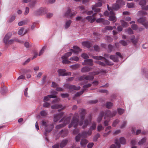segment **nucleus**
Segmentation results:
<instances>
[{"mask_svg":"<svg viewBox=\"0 0 148 148\" xmlns=\"http://www.w3.org/2000/svg\"><path fill=\"white\" fill-rule=\"evenodd\" d=\"M79 111L81 121L79 122V116L78 114L75 113L71 120V124L69 125V128L71 127L72 126H73L74 127L76 128L78 124L81 126L84 124L82 127L84 129L86 127L89 123L91 121L92 116L91 115L88 116V118L84 120V117L86 113L85 109L80 108L79 109Z\"/></svg>","mask_w":148,"mask_h":148,"instance_id":"f257e3e1","label":"nucleus"},{"mask_svg":"<svg viewBox=\"0 0 148 148\" xmlns=\"http://www.w3.org/2000/svg\"><path fill=\"white\" fill-rule=\"evenodd\" d=\"M116 114V112L115 111L111 112L109 110H107L106 112V113L104 116V119H106L108 118L105 121L104 124L105 126H107L108 125V122L110 121V118L114 116Z\"/></svg>","mask_w":148,"mask_h":148,"instance_id":"f03ea898","label":"nucleus"},{"mask_svg":"<svg viewBox=\"0 0 148 148\" xmlns=\"http://www.w3.org/2000/svg\"><path fill=\"white\" fill-rule=\"evenodd\" d=\"M71 119V118L70 116L67 117L64 120V118L62 119L59 121V123H60L64 120L63 123L57 125L56 127V128L57 129H59L65 126L66 124H68L69 123Z\"/></svg>","mask_w":148,"mask_h":148,"instance_id":"7ed1b4c3","label":"nucleus"},{"mask_svg":"<svg viewBox=\"0 0 148 148\" xmlns=\"http://www.w3.org/2000/svg\"><path fill=\"white\" fill-rule=\"evenodd\" d=\"M138 22L143 25L146 28H148V21L145 17H142L138 20Z\"/></svg>","mask_w":148,"mask_h":148,"instance_id":"20e7f679","label":"nucleus"},{"mask_svg":"<svg viewBox=\"0 0 148 148\" xmlns=\"http://www.w3.org/2000/svg\"><path fill=\"white\" fill-rule=\"evenodd\" d=\"M95 60H101L103 59L106 64L108 65H112L113 64L109 62L108 60H107L106 58L103 57L101 56H94L92 57Z\"/></svg>","mask_w":148,"mask_h":148,"instance_id":"39448f33","label":"nucleus"},{"mask_svg":"<svg viewBox=\"0 0 148 148\" xmlns=\"http://www.w3.org/2000/svg\"><path fill=\"white\" fill-rule=\"evenodd\" d=\"M64 86L69 90H78L80 88V87L79 86H76L74 85H70L68 84H66L64 85Z\"/></svg>","mask_w":148,"mask_h":148,"instance_id":"423d86ee","label":"nucleus"},{"mask_svg":"<svg viewBox=\"0 0 148 148\" xmlns=\"http://www.w3.org/2000/svg\"><path fill=\"white\" fill-rule=\"evenodd\" d=\"M76 13L75 12H72L71 9L68 8L67 10L64 14V16L67 17H71L76 15Z\"/></svg>","mask_w":148,"mask_h":148,"instance_id":"0eeeda50","label":"nucleus"},{"mask_svg":"<svg viewBox=\"0 0 148 148\" xmlns=\"http://www.w3.org/2000/svg\"><path fill=\"white\" fill-rule=\"evenodd\" d=\"M66 70L65 69H59L58 70V72L59 75L65 76L71 75V72L65 73Z\"/></svg>","mask_w":148,"mask_h":148,"instance_id":"6e6552de","label":"nucleus"},{"mask_svg":"<svg viewBox=\"0 0 148 148\" xmlns=\"http://www.w3.org/2000/svg\"><path fill=\"white\" fill-rule=\"evenodd\" d=\"M83 65H89L92 66L93 65V60L92 59H85L84 62L82 63Z\"/></svg>","mask_w":148,"mask_h":148,"instance_id":"1a4fd4ad","label":"nucleus"},{"mask_svg":"<svg viewBox=\"0 0 148 148\" xmlns=\"http://www.w3.org/2000/svg\"><path fill=\"white\" fill-rule=\"evenodd\" d=\"M47 11V10L45 8H39L36 12L37 15H40L45 14Z\"/></svg>","mask_w":148,"mask_h":148,"instance_id":"9d476101","label":"nucleus"},{"mask_svg":"<svg viewBox=\"0 0 148 148\" xmlns=\"http://www.w3.org/2000/svg\"><path fill=\"white\" fill-rule=\"evenodd\" d=\"M64 114V112H61L59 114L54 115L53 121L54 122H56L58 121L60 119Z\"/></svg>","mask_w":148,"mask_h":148,"instance_id":"9b49d317","label":"nucleus"},{"mask_svg":"<svg viewBox=\"0 0 148 148\" xmlns=\"http://www.w3.org/2000/svg\"><path fill=\"white\" fill-rule=\"evenodd\" d=\"M12 34L11 32H9L6 34L4 38L3 41L4 43L6 44L8 42V41L9 40V39L11 38Z\"/></svg>","mask_w":148,"mask_h":148,"instance_id":"f8f14e48","label":"nucleus"},{"mask_svg":"<svg viewBox=\"0 0 148 148\" xmlns=\"http://www.w3.org/2000/svg\"><path fill=\"white\" fill-rule=\"evenodd\" d=\"M96 13L93 14L92 16H88L86 18V19L88 20V21H90V23H92L96 20V18L95 17Z\"/></svg>","mask_w":148,"mask_h":148,"instance_id":"ddd939ff","label":"nucleus"},{"mask_svg":"<svg viewBox=\"0 0 148 148\" xmlns=\"http://www.w3.org/2000/svg\"><path fill=\"white\" fill-rule=\"evenodd\" d=\"M107 7L108 10L110 11V9L111 11H113V10H117L120 8V7L116 3H115L113 4L111 7L110 8L108 5H107Z\"/></svg>","mask_w":148,"mask_h":148,"instance_id":"4468645a","label":"nucleus"},{"mask_svg":"<svg viewBox=\"0 0 148 148\" xmlns=\"http://www.w3.org/2000/svg\"><path fill=\"white\" fill-rule=\"evenodd\" d=\"M115 143L116 145V146L114 144H112L110 147V148H119L121 147V145L119 142V139L116 138L115 140Z\"/></svg>","mask_w":148,"mask_h":148,"instance_id":"2eb2a0df","label":"nucleus"},{"mask_svg":"<svg viewBox=\"0 0 148 148\" xmlns=\"http://www.w3.org/2000/svg\"><path fill=\"white\" fill-rule=\"evenodd\" d=\"M110 15L109 16V20L111 21H114L115 22L116 21V17L115 16V14L113 11H110Z\"/></svg>","mask_w":148,"mask_h":148,"instance_id":"dca6fc26","label":"nucleus"},{"mask_svg":"<svg viewBox=\"0 0 148 148\" xmlns=\"http://www.w3.org/2000/svg\"><path fill=\"white\" fill-rule=\"evenodd\" d=\"M68 134V131L67 130H62L60 132L59 134L62 137L67 136Z\"/></svg>","mask_w":148,"mask_h":148,"instance_id":"f3484780","label":"nucleus"},{"mask_svg":"<svg viewBox=\"0 0 148 148\" xmlns=\"http://www.w3.org/2000/svg\"><path fill=\"white\" fill-rule=\"evenodd\" d=\"M88 143V141L85 138L82 139L80 142L81 147L83 148H85Z\"/></svg>","mask_w":148,"mask_h":148,"instance_id":"a211bd4d","label":"nucleus"},{"mask_svg":"<svg viewBox=\"0 0 148 148\" xmlns=\"http://www.w3.org/2000/svg\"><path fill=\"white\" fill-rule=\"evenodd\" d=\"M73 49H71L70 50V51L76 54H77L79 52L81 51V49L77 46H73Z\"/></svg>","mask_w":148,"mask_h":148,"instance_id":"6ab92c4d","label":"nucleus"},{"mask_svg":"<svg viewBox=\"0 0 148 148\" xmlns=\"http://www.w3.org/2000/svg\"><path fill=\"white\" fill-rule=\"evenodd\" d=\"M92 134V133L88 130V131L87 132L85 131H83L81 135L83 137L86 138L88 136L91 135Z\"/></svg>","mask_w":148,"mask_h":148,"instance_id":"aec40b11","label":"nucleus"},{"mask_svg":"<svg viewBox=\"0 0 148 148\" xmlns=\"http://www.w3.org/2000/svg\"><path fill=\"white\" fill-rule=\"evenodd\" d=\"M91 69L90 67L85 66L82 68L81 71L82 73L88 72L90 71Z\"/></svg>","mask_w":148,"mask_h":148,"instance_id":"412c9836","label":"nucleus"},{"mask_svg":"<svg viewBox=\"0 0 148 148\" xmlns=\"http://www.w3.org/2000/svg\"><path fill=\"white\" fill-rule=\"evenodd\" d=\"M53 128V125L52 124H50L46 126L45 129L47 132H49L51 131Z\"/></svg>","mask_w":148,"mask_h":148,"instance_id":"4be33fe9","label":"nucleus"},{"mask_svg":"<svg viewBox=\"0 0 148 148\" xmlns=\"http://www.w3.org/2000/svg\"><path fill=\"white\" fill-rule=\"evenodd\" d=\"M97 124L95 122H93L89 129V131L92 133V131L95 130Z\"/></svg>","mask_w":148,"mask_h":148,"instance_id":"5701e85b","label":"nucleus"},{"mask_svg":"<svg viewBox=\"0 0 148 148\" xmlns=\"http://www.w3.org/2000/svg\"><path fill=\"white\" fill-rule=\"evenodd\" d=\"M68 142V140L67 139H64L62 140L60 144V147L63 148L66 146Z\"/></svg>","mask_w":148,"mask_h":148,"instance_id":"b1692460","label":"nucleus"},{"mask_svg":"<svg viewBox=\"0 0 148 148\" xmlns=\"http://www.w3.org/2000/svg\"><path fill=\"white\" fill-rule=\"evenodd\" d=\"M57 96L55 95H49L47 96L44 97V101H48L49 98H56Z\"/></svg>","mask_w":148,"mask_h":148,"instance_id":"393cba45","label":"nucleus"},{"mask_svg":"<svg viewBox=\"0 0 148 148\" xmlns=\"http://www.w3.org/2000/svg\"><path fill=\"white\" fill-rule=\"evenodd\" d=\"M130 39L131 40L132 43L134 45H136V44L138 40L137 39L135 38V36L134 35H132L130 36Z\"/></svg>","mask_w":148,"mask_h":148,"instance_id":"a878e982","label":"nucleus"},{"mask_svg":"<svg viewBox=\"0 0 148 148\" xmlns=\"http://www.w3.org/2000/svg\"><path fill=\"white\" fill-rule=\"evenodd\" d=\"M116 3L119 6L120 8L122 6L125 5V1L123 0H117Z\"/></svg>","mask_w":148,"mask_h":148,"instance_id":"bb28decb","label":"nucleus"},{"mask_svg":"<svg viewBox=\"0 0 148 148\" xmlns=\"http://www.w3.org/2000/svg\"><path fill=\"white\" fill-rule=\"evenodd\" d=\"M110 57V58L114 62H118L119 61L118 58L116 55H111Z\"/></svg>","mask_w":148,"mask_h":148,"instance_id":"cd10ccee","label":"nucleus"},{"mask_svg":"<svg viewBox=\"0 0 148 148\" xmlns=\"http://www.w3.org/2000/svg\"><path fill=\"white\" fill-rule=\"evenodd\" d=\"M62 107L63 106L62 105L59 104H55L52 106L51 107L52 109H58L62 108Z\"/></svg>","mask_w":148,"mask_h":148,"instance_id":"c85d7f7f","label":"nucleus"},{"mask_svg":"<svg viewBox=\"0 0 148 148\" xmlns=\"http://www.w3.org/2000/svg\"><path fill=\"white\" fill-rule=\"evenodd\" d=\"M82 44V45L88 48H89L91 46V44L88 41L83 42Z\"/></svg>","mask_w":148,"mask_h":148,"instance_id":"c756f323","label":"nucleus"},{"mask_svg":"<svg viewBox=\"0 0 148 148\" xmlns=\"http://www.w3.org/2000/svg\"><path fill=\"white\" fill-rule=\"evenodd\" d=\"M71 52H72L70 51V52L66 53L62 57V59H67L68 57L71 56L72 54Z\"/></svg>","mask_w":148,"mask_h":148,"instance_id":"7c9ffc66","label":"nucleus"},{"mask_svg":"<svg viewBox=\"0 0 148 148\" xmlns=\"http://www.w3.org/2000/svg\"><path fill=\"white\" fill-rule=\"evenodd\" d=\"M37 0H33L29 4V6L31 8H34L35 4L37 3Z\"/></svg>","mask_w":148,"mask_h":148,"instance_id":"2f4dec72","label":"nucleus"},{"mask_svg":"<svg viewBox=\"0 0 148 148\" xmlns=\"http://www.w3.org/2000/svg\"><path fill=\"white\" fill-rule=\"evenodd\" d=\"M104 114V112L103 111L101 112L100 114L99 115V116L97 119V121L98 122L101 121L103 117V116Z\"/></svg>","mask_w":148,"mask_h":148,"instance_id":"473e14b6","label":"nucleus"},{"mask_svg":"<svg viewBox=\"0 0 148 148\" xmlns=\"http://www.w3.org/2000/svg\"><path fill=\"white\" fill-rule=\"evenodd\" d=\"M8 89L7 87L4 86L1 88V94L4 95L5 94L7 91Z\"/></svg>","mask_w":148,"mask_h":148,"instance_id":"72a5a7b5","label":"nucleus"},{"mask_svg":"<svg viewBox=\"0 0 148 148\" xmlns=\"http://www.w3.org/2000/svg\"><path fill=\"white\" fill-rule=\"evenodd\" d=\"M119 143L122 144H125L126 143L125 139L123 137H121L119 139Z\"/></svg>","mask_w":148,"mask_h":148,"instance_id":"f704fd0d","label":"nucleus"},{"mask_svg":"<svg viewBox=\"0 0 148 148\" xmlns=\"http://www.w3.org/2000/svg\"><path fill=\"white\" fill-rule=\"evenodd\" d=\"M94 79L93 76L84 75V79L87 80H92Z\"/></svg>","mask_w":148,"mask_h":148,"instance_id":"c9c22d12","label":"nucleus"},{"mask_svg":"<svg viewBox=\"0 0 148 148\" xmlns=\"http://www.w3.org/2000/svg\"><path fill=\"white\" fill-rule=\"evenodd\" d=\"M147 14L146 12L142 10L139 11L138 13V15L139 16L145 15Z\"/></svg>","mask_w":148,"mask_h":148,"instance_id":"e433bc0d","label":"nucleus"},{"mask_svg":"<svg viewBox=\"0 0 148 148\" xmlns=\"http://www.w3.org/2000/svg\"><path fill=\"white\" fill-rule=\"evenodd\" d=\"M84 92V90H82L80 92H77L73 97V99H75L76 97H78L82 95Z\"/></svg>","mask_w":148,"mask_h":148,"instance_id":"4c0bfd02","label":"nucleus"},{"mask_svg":"<svg viewBox=\"0 0 148 148\" xmlns=\"http://www.w3.org/2000/svg\"><path fill=\"white\" fill-rule=\"evenodd\" d=\"M40 115L42 116H46L47 115V112L45 110H42L40 112Z\"/></svg>","mask_w":148,"mask_h":148,"instance_id":"58836bf2","label":"nucleus"},{"mask_svg":"<svg viewBox=\"0 0 148 148\" xmlns=\"http://www.w3.org/2000/svg\"><path fill=\"white\" fill-rule=\"evenodd\" d=\"M93 11L96 12H99L100 11V9L99 8H97L96 7L93 6L92 7Z\"/></svg>","mask_w":148,"mask_h":148,"instance_id":"ea45409f","label":"nucleus"},{"mask_svg":"<svg viewBox=\"0 0 148 148\" xmlns=\"http://www.w3.org/2000/svg\"><path fill=\"white\" fill-rule=\"evenodd\" d=\"M71 20H69L68 21H67L65 25V28L66 29H67L68 27H69L71 24Z\"/></svg>","mask_w":148,"mask_h":148,"instance_id":"a19ab883","label":"nucleus"},{"mask_svg":"<svg viewBox=\"0 0 148 148\" xmlns=\"http://www.w3.org/2000/svg\"><path fill=\"white\" fill-rule=\"evenodd\" d=\"M113 106V104L111 102H107L106 104V107L108 108H110Z\"/></svg>","mask_w":148,"mask_h":148,"instance_id":"79ce46f5","label":"nucleus"},{"mask_svg":"<svg viewBox=\"0 0 148 148\" xmlns=\"http://www.w3.org/2000/svg\"><path fill=\"white\" fill-rule=\"evenodd\" d=\"M92 85L91 84H87L84 85L83 86V88L84 89L82 90H84V92L86 89L90 87Z\"/></svg>","mask_w":148,"mask_h":148,"instance_id":"37998d69","label":"nucleus"},{"mask_svg":"<svg viewBox=\"0 0 148 148\" xmlns=\"http://www.w3.org/2000/svg\"><path fill=\"white\" fill-rule=\"evenodd\" d=\"M120 22L122 26L123 27H126L127 26V22H125L123 20H121Z\"/></svg>","mask_w":148,"mask_h":148,"instance_id":"c03bdc74","label":"nucleus"},{"mask_svg":"<svg viewBox=\"0 0 148 148\" xmlns=\"http://www.w3.org/2000/svg\"><path fill=\"white\" fill-rule=\"evenodd\" d=\"M82 136L80 134H79L75 138V140L76 142H79L80 140L81 137Z\"/></svg>","mask_w":148,"mask_h":148,"instance_id":"a18cd8bd","label":"nucleus"},{"mask_svg":"<svg viewBox=\"0 0 148 148\" xmlns=\"http://www.w3.org/2000/svg\"><path fill=\"white\" fill-rule=\"evenodd\" d=\"M70 60L71 61L74 60L75 61H77L79 60V58L77 56H74L70 58Z\"/></svg>","mask_w":148,"mask_h":148,"instance_id":"49530a36","label":"nucleus"},{"mask_svg":"<svg viewBox=\"0 0 148 148\" xmlns=\"http://www.w3.org/2000/svg\"><path fill=\"white\" fill-rule=\"evenodd\" d=\"M80 65L79 64H76L74 65H71V67L73 69H76L79 67Z\"/></svg>","mask_w":148,"mask_h":148,"instance_id":"de8ad7c7","label":"nucleus"},{"mask_svg":"<svg viewBox=\"0 0 148 148\" xmlns=\"http://www.w3.org/2000/svg\"><path fill=\"white\" fill-rule=\"evenodd\" d=\"M17 40L15 39H12L9 40L7 43L6 45H10L13 43L15 41H16Z\"/></svg>","mask_w":148,"mask_h":148,"instance_id":"09e8293b","label":"nucleus"},{"mask_svg":"<svg viewBox=\"0 0 148 148\" xmlns=\"http://www.w3.org/2000/svg\"><path fill=\"white\" fill-rule=\"evenodd\" d=\"M46 46H44L42 47V49H41V50H40V53L38 55L39 56H40L43 54V52H44V50L45 49H46Z\"/></svg>","mask_w":148,"mask_h":148,"instance_id":"8fccbe9b","label":"nucleus"},{"mask_svg":"<svg viewBox=\"0 0 148 148\" xmlns=\"http://www.w3.org/2000/svg\"><path fill=\"white\" fill-rule=\"evenodd\" d=\"M100 136V135L99 134L97 133L95 135L93 138V141H96L98 138Z\"/></svg>","mask_w":148,"mask_h":148,"instance_id":"3c124183","label":"nucleus"},{"mask_svg":"<svg viewBox=\"0 0 148 148\" xmlns=\"http://www.w3.org/2000/svg\"><path fill=\"white\" fill-rule=\"evenodd\" d=\"M81 56L83 58L85 59H88L89 58V57L88 55L86 53H82Z\"/></svg>","mask_w":148,"mask_h":148,"instance_id":"603ef678","label":"nucleus"},{"mask_svg":"<svg viewBox=\"0 0 148 148\" xmlns=\"http://www.w3.org/2000/svg\"><path fill=\"white\" fill-rule=\"evenodd\" d=\"M146 138H142L140 141L138 143L139 145H141L143 144L146 141Z\"/></svg>","mask_w":148,"mask_h":148,"instance_id":"864d4df0","label":"nucleus"},{"mask_svg":"<svg viewBox=\"0 0 148 148\" xmlns=\"http://www.w3.org/2000/svg\"><path fill=\"white\" fill-rule=\"evenodd\" d=\"M27 23L26 21H23L18 23V25L19 26H21Z\"/></svg>","mask_w":148,"mask_h":148,"instance_id":"5fc2aeb1","label":"nucleus"},{"mask_svg":"<svg viewBox=\"0 0 148 148\" xmlns=\"http://www.w3.org/2000/svg\"><path fill=\"white\" fill-rule=\"evenodd\" d=\"M146 3V1L145 0L141 1L139 3L140 5H141L142 7L144 6Z\"/></svg>","mask_w":148,"mask_h":148,"instance_id":"6e6d98bb","label":"nucleus"},{"mask_svg":"<svg viewBox=\"0 0 148 148\" xmlns=\"http://www.w3.org/2000/svg\"><path fill=\"white\" fill-rule=\"evenodd\" d=\"M134 3H127V6L129 8H133L134 7Z\"/></svg>","mask_w":148,"mask_h":148,"instance_id":"4d7b16f0","label":"nucleus"},{"mask_svg":"<svg viewBox=\"0 0 148 148\" xmlns=\"http://www.w3.org/2000/svg\"><path fill=\"white\" fill-rule=\"evenodd\" d=\"M108 52L109 53L111 52L113 50V46L110 44H109L108 46Z\"/></svg>","mask_w":148,"mask_h":148,"instance_id":"13d9d810","label":"nucleus"},{"mask_svg":"<svg viewBox=\"0 0 148 148\" xmlns=\"http://www.w3.org/2000/svg\"><path fill=\"white\" fill-rule=\"evenodd\" d=\"M94 49L96 51H99L100 50V48L97 45H95L94 46Z\"/></svg>","mask_w":148,"mask_h":148,"instance_id":"bf43d9fd","label":"nucleus"},{"mask_svg":"<svg viewBox=\"0 0 148 148\" xmlns=\"http://www.w3.org/2000/svg\"><path fill=\"white\" fill-rule=\"evenodd\" d=\"M120 43L123 46H126L127 45V43L124 40H121L119 41Z\"/></svg>","mask_w":148,"mask_h":148,"instance_id":"052dcab7","label":"nucleus"},{"mask_svg":"<svg viewBox=\"0 0 148 148\" xmlns=\"http://www.w3.org/2000/svg\"><path fill=\"white\" fill-rule=\"evenodd\" d=\"M124 112V110L121 109V108H118V113L120 114H122Z\"/></svg>","mask_w":148,"mask_h":148,"instance_id":"680f3d73","label":"nucleus"},{"mask_svg":"<svg viewBox=\"0 0 148 148\" xmlns=\"http://www.w3.org/2000/svg\"><path fill=\"white\" fill-rule=\"evenodd\" d=\"M102 24L104 25H108L110 24V22L108 20H105L103 19Z\"/></svg>","mask_w":148,"mask_h":148,"instance_id":"e2e57ef3","label":"nucleus"},{"mask_svg":"<svg viewBox=\"0 0 148 148\" xmlns=\"http://www.w3.org/2000/svg\"><path fill=\"white\" fill-rule=\"evenodd\" d=\"M64 59L62 61V62L63 64H68L71 63V62L68 60L67 59Z\"/></svg>","mask_w":148,"mask_h":148,"instance_id":"0e129e2a","label":"nucleus"},{"mask_svg":"<svg viewBox=\"0 0 148 148\" xmlns=\"http://www.w3.org/2000/svg\"><path fill=\"white\" fill-rule=\"evenodd\" d=\"M105 39L108 42H111L113 40L112 38L109 36H107L105 38Z\"/></svg>","mask_w":148,"mask_h":148,"instance_id":"69168bd1","label":"nucleus"},{"mask_svg":"<svg viewBox=\"0 0 148 148\" xmlns=\"http://www.w3.org/2000/svg\"><path fill=\"white\" fill-rule=\"evenodd\" d=\"M119 120L116 119L114 121L112 124V126L113 127H115L119 122Z\"/></svg>","mask_w":148,"mask_h":148,"instance_id":"338daca9","label":"nucleus"},{"mask_svg":"<svg viewBox=\"0 0 148 148\" xmlns=\"http://www.w3.org/2000/svg\"><path fill=\"white\" fill-rule=\"evenodd\" d=\"M127 33L129 34H133V32L130 28H128L127 30Z\"/></svg>","mask_w":148,"mask_h":148,"instance_id":"774afa93","label":"nucleus"}]
</instances>
